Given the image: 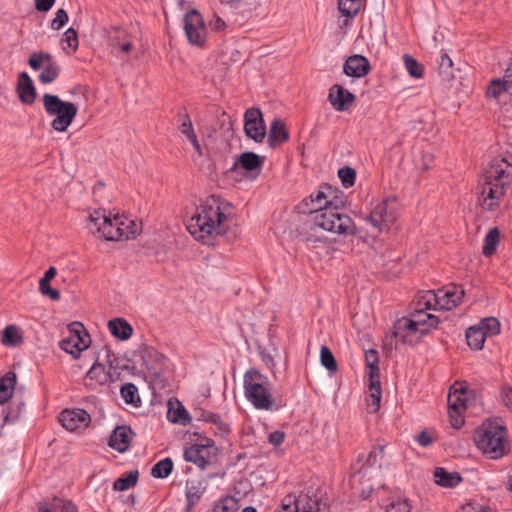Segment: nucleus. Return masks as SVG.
<instances>
[{
	"label": "nucleus",
	"mask_w": 512,
	"mask_h": 512,
	"mask_svg": "<svg viewBox=\"0 0 512 512\" xmlns=\"http://www.w3.org/2000/svg\"><path fill=\"white\" fill-rule=\"evenodd\" d=\"M337 193L338 191L331 185L324 184L315 193H312L297 205L300 213L311 216L309 221L310 232L305 238L307 242L320 241V238L315 237L312 233L317 228L343 236H350L356 233L357 228L352 218L348 214L341 212L344 200Z\"/></svg>",
	"instance_id": "nucleus-1"
},
{
	"label": "nucleus",
	"mask_w": 512,
	"mask_h": 512,
	"mask_svg": "<svg viewBox=\"0 0 512 512\" xmlns=\"http://www.w3.org/2000/svg\"><path fill=\"white\" fill-rule=\"evenodd\" d=\"M227 207H231L229 202L211 195L196 207L187 224V230L197 241L212 245L217 236L227 232Z\"/></svg>",
	"instance_id": "nucleus-2"
},
{
	"label": "nucleus",
	"mask_w": 512,
	"mask_h": 512,
	"mask_svg": "<svg viewBox=\"0 0 512 512\" xmlns=\"http://www.w3.org/2000/svg\"><path fill=\"white\" fill-rule=\"evenodd\" d=\"M464 295V289L456 284L438 290L421 291L413 299L408 314L397 320H439L431 311H449L462 302Z\"/></svg>",
	"instance_id": "nucleus-3"
},
{
	"label": "nucleus",
	"mask_w": 512,
	"mask_h": 512,
	"mask_svg": "<svg viewBox=\"0 0 512 512\" xmlns=\"http://www.w3.org/2000/svg\"><path fill=\"white\" fill-rule=\"evenodd\" d=\"M477 448L488 458L497 460L508 454L507 429L496 421L484 422L474 433Z\"/></svg>",
	"instance_id": "nucleus-4"
},
{
	"label": "nucleus",
	"mask_w": 512,
	"mask_h": 512,
	"mask_svg": "<svg viewBox=\"0 0 512 512\" xmlns=\"http://www.w3.org/2000/svg\"><path fill=\"white\" fill-rule=\"evenodd\" d=\"M246 399L258 410H273L275 403L269 378L256 368H250L243 376Z\"/></svg>",
	"instance_id": "nucleus-5"
},
{
	"label": "nucleus",
	"mask_w": 512,
	"mask_h": 512,
	"mask_svg": "<svg viewBox=\"0 0 512 512\" xmlns=\"http://www.w3.org/2000/svg\"><path fill=\"white\" fill-rule=\"evenodd\" d=\"M42 101L46 114L53 117L51 127L57 132H65L77 115V106L48 93L43 95Z\"/></svg>",
	"instance_id": "nucleus-6"
},
{
	"label": "nucleus",
	"mask_w": 512,
	"mask_h": 512,
	"mask_svg": "<svg viewBox=\"0 0 512 512\" xmlns=\"http://www.w3.org/2000/svg\"><path fill=\"white\" fill-rule=\"evenodd\" d=\"M438 322H394L392 329L385 336V343L393 345V339L403 344L414 345L429 331L437 328Z\"/></svg>",
	"instance_id": "nucleus-7"
},
{
	"label": "nucleus",
	"mask_w": 512,
	"mask_h": 512,
	"mask_svg": "<svg viewBox=\"0 0 512 512\" xmlns=\"http://www.w3.org/2000/svg\"><path fill=\"white\" fill-rule=\"evenodd\" d=\"M364 219L376 232L388 230L397 219L396 199L388 197L382 200Z\"/></svg>",
	"instance_id": "nucleus-8"
},
{
	"label": "nucleus",
	"mask_w": 512,
	"mask_h": 512,
	"mask_svg": "<svg viewBox=\"0 0 512 512\" xmlns=\"http://www.w3.org/2000/svg\"><path fill=\"white\" fill-rule=\"evenodd\" d=\"M68 335L60 342V348L66 353L78 358L80 353L87 350L91 344V338L83 322H70L67 326Z\"/></svg>",
	"instance_id": "nucleus-9"
},
{
	"label": "nucleus",
	"mask_w": 512,
	"mask_h": 512,
	"mask_svg": "<svg viewBox=\"0 0 512 512\" xmlns=\"http://www.w3.org/2000/svg\"><path fill=\"white\" fill-rule=\"evenodd\" d=\"M219 449L212 439H205V443H196L186 448L183 458L194 463L201 469L213 464L217 460Z\"/></svg>",
	"instance_id": "nucleus-10"
},
{
	"label": "nucleus",
	"mask_w": 512,
	"mask_h": 512,
	"mask_svg": "<svg viewBox=\"0 0 512 512\" xmlns=\"http://www.w3.org/2000/svg\"><path fill=\"white\" fill-rule=\"evenodd\" d=\"M274 512H326V506L317 497L309 494H289Z\"/></svg>",
	"instance_id": "nucleus-11"
},
{
	"label": "nucleus",
	"mask_w": 512,
	"mask_h": 512,
	"mask_svg": "<svg viewBox=\"0 0 512 512\" xmlns=\"http://www.w3.org/2000/svg\"><path fill=\"white\" fill-rule=\"evenodd\" d=\"M28 64L33 70L43 68L38 76V80L42 84H50L60 75V65L54 60L53 56L47 52H33L28 59Z\"/></svg>",
	"instance_id": "nucleus-12"
},
{
	"label": "nucleus",
	"mask_w": 512,
	"mask_h": 512,
	"mask_svg": "<svg viewBox=\"0 0 512 512\" xmlns=\"http://www.w3.org/2000/svg\"><path fill=\"white\" fill-rule=\"evenodd\" d=\"M108 46L121 57L129 55L134 49L133 39L128 30L119 25H110L102 29Z\"/></svg>",
	"instance_id": "nucleus-13"
},
{
	"label": "nucleus",
	"mask_w": 512,
	"mask_h": 512,
	"mask_svg": "<svg viewBox=\"0 0 512 512\" xmlns=\"http://www.w3.org/2000/svg\"><path fill=\"white\" fill-rule=\"evenodd\" d=\"M184 30L190 44L202 47L206 41L207 29L197 10H191L184 17Z\"/></svg>",
	"instance_id": "nucleus-14"
},
{
	"label": "nucleus",
	"mask_w": 512,
	"mask_h": 512,
	"mask_svg": "<svg viewBox=\"0 0 512 512\" xmlns=\"http://www.w3.org/2000/svg\"><path fill=\"white\" fill-rule=\"evenodd\" d=\"M500 333V322H478L466 330V340L470 348L481 350L487 336Z\"/></svg>",
	"instance_id": "nucleus-15"
},
{
	"label": "nucleus",
	"mask_w": 512,
	"mask_h": 512,
	"mask_svg": "<svg viewBox=\"0 0 512 512\" xmlns=\"http://www.w3.org/2000/svg\"><path fill=\"white\" fill-rule=\"evenodd\" d=\"M512 178V165L504 158H495L491 161L484 173L486 184H498L505 187Z\"/></svg>",
	"instance_id": "nucleus-16"
},
{
	"label": "nucleus",
	"mask_w": 512,
	"mask_h": 512,
	"mask_svg": "<svg viewBox=\"0 0 512 512\" xmlns=\"http://www.w3.org/2000/svg\"><path fill=\"white\" fill-rule=\"evenodd\" d=\"M135 357L138 359L140 366L144 367L149 374L153 376L161 374L165 357L155 348L151 346L140 347L135 353Z\"/></svg>",
	"instance_id": "nucleus-17"
},
{
	"label": "nucleus",
	"mask_w": 512,
	"mask_h": 512,
	"mask_svg": "<svg viewBox=\"0 0 512 512\" xmlns=\"http://www.w3.org/2000/svg\"><path fill=\"white\" fill-rule=\"evenodd\" d=\"M244 131L248 138L261 143L266 136V127L261 111L258 108H249L244 115Z\"/></svg>",
	"instance_id": "nucleus-18"
},
{
	"label": "nucleus",
	"mask_w": 512,
	"mask_h": 512,
	"mask_svg": "<svg viewBox=\"0 0 512 512\" xmlns=\"http://www.w3.org/2000/svg\"><path fill=\"white\" fill-rule=\"evenodd\" d=\"M111 368L112 366L110 365L109 370H106L103 364L95 362L86 373L84 379L85 387L89 390H96L99 386L112 382Z\"/></svg>",
	"instance_id": "nucleus-19"
},
{
	"label": "nucleus",
	"mask_w": 512,
	"mask_h": 512,
	"mask_svg": "<svg viewBox=\"0 0 512 512\" xmlns=\"http://www.w3.org/2000/svg\"><path fill=\"white\" fill-rule=\"evenodd\" d=\"M59 421L68 431H74L88 426L90 415L83 409L64 410L60 413Z\"/></svg>",
	"instance_id": "nucleus-20"
},
{
	"label": "nucleus",
	"mask_w": 512,
	"mask_h": 512,
	"mask_svg": "<svg viewBox=\"0 0 512 512\" xmlns=\"http://www.w3.org/2000/svg\"><path fill=\"white\" fill-rule=\"evenodd\" d=\"M478 193L482 196L480 198V205L486 210H493L498 205L499 200L504 196V187L498 184H480Z\"/></svg>",
	"instance_id": "nucleus-21"
},
{
	"label": "nucleus",
	"mask_w": 512,
	"mask_h": 512,
	"mask_svg": "<svg viewBox=\"0 0 512 512\" xmlns=\"http://www.w3.org/2000/svg\"><path fill=\"white\" fill-rule=\"evenodd\" d=\"M328 100L336 111H346L355 101V95L339 84L329 89Z\"/></svg>",
	"instance_id": "nucleus-22"
},
{
	"label": "nucleus",
	"mask_w": 512,
	"mask_h": 512,
	"mask_svg": "<svg viewBox=\"0 0 512 512\" xmlns=\"http://www.w3.org/2000/svg\"><path fill=\"white\" fill-rule=\"evenodd\" d=\"M371 70L369 61L362 55H352L347 58L343 72L350 77L360 78L366 76Z\"/></svg>",
	"instance_id": "nucleus-23"
},
{
	"label": "nucleus",
	"mask_w": 512,
	"mask_h": 512,
	"mask_svg": "<svg viewBox=\"0 0 512 512\" xmlns=\"http://www.w3.org/2000/svg\"><path fill=\"white\" fill-rule=\"evenodd\" d=\"M16 92L23 104L31 105L36 99V89L30 76L26 72L18 75Z\"/></svg>",
	"instance_id": "nucleus-24"
},
{
	"label": "nucleus",
	"mask_w": 512,
	"mask_h": 512,
	"mask_svg": "<svg viewBox=\"0 0 512 512\" xmlns=\"http://www.w3.org/2000/svg\"><path fill=\"white\" fill-rule=\"evenodd\" d=\"M130 434H132V430L129 427H116L110 436L109 446L120 453L127 451L131 441Z\"/></svg>",
	"instance_id": "nucleus-25"
},
{
	"label": "nucleus",
	"mask_w": 512,
	"mask_h": 512,
	"mask_svg": "<svg viewBox=\"0 0 512 512\" xmlns=\"http://www.w3.org/2000/svg\"><path fill=\"white\" fill-rule=\"evenodd\" d=\"M205 487L200 480L188 479L186 481L185 496H186V511L191 512L194 506L199 503Z\"/></svg>",
	"instance_id": "nucleus-26"
},
{
	"label": "nucleus",
	"mask_w": 512,
	"mask_h": 512,
	"mask_svg": "<svg viewBox=\"0 0 512 512\" xmlns=\"http://www.w3.org/2000/svg\"><path fill=\"white\" fill-rule=\"evenodd\" d=\"M123 220L119 217L111 219L109 216L106 217L105 224L102 227L101 238L107 241H118L123 239L124 229H122Z\"/></svg>",
	"instance_id": "nucleus-27"
},
{
	"label": "nucleus",
	"mask_w": 512,
	"mask_h": 512,
	"mask_svg": "<svg viewBox=\"0 0 512 512\" xmlns=\"http://www.w3.org/2000/svg\"><path fill=\"white\" fill-rule=\"evenodd\" d=\"M289 138L288 130L281 119H274L270 125L268 142L270 147L275 148L286 142Z\"/></svg>",
	"instance_id": "nucleus-28"
},
{
	"label": "nucleus",
	"mask_w": 512,
	"mask_h": 512,
	"mask_svg": "<svg viewBox=\"0 0 512 512\" xmlns=\"http://www.w3.org/2000/svg\"><path fill=\"white\" fill-rule=\"evenodd\" d=\"M23 341L24 332L15 324L7 325L1 333V342L6 347H18Z\"/></svg>",
	"instance_id": "nucleus-29"
},
{
	"label": "nucleus",
	"mask_w": 512,
	"mask_h": 512,
	"mask_svg": "<svg viewBox=\"0 0 512 512\" xmlns=\"http://www.w3.org/2000/svg\"><path fill=\"white\" fill-rule=\"evenodd\" d=\"M433 475L435 483L446 488H453L462 481V477L458 472H448L442 467H437Z\"/></svg>",
	"instance_id": "nucleus-30"
},
{
	"label": "nucleus",
	"mask_w": 512,
	"mask_h": 512,
	"mask_svg": "<svg viewBox=\"0 0 512 512\" xmlns=\"http://www.w3.org/2000/svg\"><path fill=\"white\" fill-rule=\"evenodd\" d=\"M57 270L51 266L45 272L44 276L39 281V290L42 295L49 297L51 300L58 301L60 299V292L51 287L50 282L56 276Z\"/></svg>",
	"instance_id": "nucleus-31"
},
{
	"label": "nucleus",
	"mask_w": 512,
	"mask_h": 512,
	"mask_svg": "<svg viewBox=\"0 0 512 512\" xmlns=\"http://www.w3.org/2000/svg\"><path fill=\"white\" fill-rule=\"evenodd\" d=\"M369 392L367 409L370 413H376L380 408L381 402V385L379 378H369Z\"/></svg>",
	"instance_id": "nucleus-32"
},
{
	"label": "nucleus",
	"mask_w": 512,
	"mask_h": 512,
	"mask_svg": "<svg viewBox=\"0 0 512 512\" xmlns=\"http://www.w3.org/2000/svg\"><path fill=\"white\" fill-rule=\"evenodd\" d=\"M238 166L246 171L258 170L259 172L262 166V160L257 154L253 152H245L239 156L238 160L233 166V169H236Z\"/></svg>",
	"instance_id": "nucleus-33"
},
{
	"label": "nucleus",
	"mask_w": 512,
	"mask_h": 512,
	"mask_svg": "<svg viewBox=\"0 0 512 512\" xmlns=\"http://www.w3.org/2000/svg\"><path fill=\"white\" fill-rule=\"evenodd\" d=\"M16 384V374L8 372L0 378V404L6 403L11 399Z\"/></svg>",
	"instance_id": "nucleus-34"
},
{
	"label": "nucleus",
	"mask_w": 512,
	"mask_h": 512,
	"mask_svg": "<svg viewBox=\"0 0 512 512\" xmlns=\"http://www.w3.org/2000/svg\"><path fill=\"white\" fill-rule=\"evenodd\" d=\"M502 92L512 93V77L508 78L506 77V74L504 75L503 80H493L490 83L486 94L489 97L497 98Z\"/></svg>",
	"instance_id": "nucleus-35"
},
{
	"label": "nucleus",
	"mask_w": 512,
	"mask_h": 512,
	"mask_svg": "<svg viewBox=\"0 0 512 512\" xmlns=\"http://www.w3.org/2000/svg\"><path fill=\"white\" fill-rule=\"evenodd\" d=\"M106 213L105 210H94L88 217L87 228L92 234H98L99 237L102 233V227L106 221Z\"/></svg>",
	"instance_id": "nucleus-36"
},
{
	"label": "nucleus",
	"mask_w": 512,
	"mask_h": 512,
	"mask_svg": "<svg viewBox=\"0 0 512 512\" xmlns=\"http://www.w3.org/2000/svg\"><path fill=\"white\" fill-rule=\"evenodd\" d=\"M500 241V231L498 228H492L486 234L482 253L484 256L489 257L496 252L497 246Z\"/></svg>",
	"instance_id": "nucleus-37"
},
{
	"label": "nucleus",
	"mask_w": 512,
	"mask_h": 512,
	"mask_svg": "<svg viewBox=\"0 0 512 512\" xmlns=\"http://www.w3.org/2000/svg\"><path fill=\"white\" fill-rule=\"evenodd\" d=\"M109 332L120 340H127L133 333L128 322H107Z\"/></svg>",
	"instance_id": "nucleus-38"
},
{
	"label": "nucleus",
	"mask_w": 512,
	"mask_h": 512,
	"mask_svg": "<svg viewBox=\"0 0 512 512\" xmlns=\"http://www.w3.org/2000/svg\"><path fill=\"white\" fill-rule=\"evenodd\" d=\"M365 363L367 368L369 369V378L375 379L379 378V356L378 351L375 349H367L365 350Z\"/></svg>",
	"instance_id": "nucleus-39"
},
{
	"label": "nucleus",
	"mask_w": 512,
	"mask_h": 512,
	"mask_svg": "<svg viewBox=\"0 0 512 512\" xmlns=\"http://www.w3.org/2000/svg\"><path fill=\"white\" fill-rule=\"evenodd\" d=\"M438 74L443 81H450L454 78L453 62L446 53H442L440 56Z\"/></svg>",
	"instance_id": "nucleus-40"
},
{
	"label": "nucleus",
	"mask_w": 512,
	"mask_h": 512,
	"mask_svg": "<svg viewBox=\"0 0 512 512\" xmlns=\"http://www.w3.org/2000/svg\"><path fill=\"white\" fill-rule=\"evenodd\" d=\"M139 473L137 470L130 471L127 475L116 479L113 483L115 491H125L137 484Z\"/></svg>",
	"instance_id": "nucleus-41"
},
{
	"label": "nucleus",
	"mask_w": 512,
	"mask_h": 512,
	"mask_svg": "<svg viewBox=\"0 0 512 512\" xmlns=\"http://www.w3.org/2000/svg\"><path fill=\"white\" fill-rule=\"evenodd\" d=\"M338 9L347 18H354L361 9V0H339Z\"/></svg>",
	"instance_id": "nucleus-42"
},
{
	"label": "nucleus",
	"mask_w": 512,
	"mask_h": 512,
	"mask_svg": "<svg viewBox=\"0 0 512 512\" xmlns=\"http://www.w3.org/2000/svg\"><path fill=\"white\" fill-rule=\"evenodd\" d=\"M120 393L127 404H132L136 407L140 405L141 399L139 397L138 388L133 383L124 384L120 389Z\"/></svg>",
	"instance_id": "nucleus-43"
},
{
	"label": "nucleus",
	"mask_w": 512,
	"mask_h": 512,
	"mask_svg": "<svg viewBox=\"0 0 512 512\" xmlns=\"http://www.w3.org/2000/svg\"><path fill=\"white\" fill-rule=\"evenodd\" d=\"M173 470V461L171 458H165L158 461L151 469V475L154 478H166L168 477Z\"/></svg>",
	"instance_id": "nucleus-44"
},
{
	"label": "nucleus",
	"mask_w": 512,
	"mask_h": 512,
	"mask_svg": "<svg viewBox=\"0 0 512 512\" xmlns=\"http://www.w3.org/2000/svg\"><path fill=\"white\" fill-rule=\"evenodd\" d=\"M403 60L405 68L411 77L417 79L423 77L424 67L422 64L408 54L404 55Z\"/></svg>",
	"instance_id": "nucleus-45"
},
{
	"label": "nucleus",
	"mask_w": 512,
	"mask_h": 512,
	"mask_svg": "<svg viewBox=\"0 0 512 512\" xmlns=\"http://www.w3.org/2000/svg\"><path fill=\"white\" fill-rule=\"evenodd\" d=\"M320 361L321 364L330 372L337 371V362L327 346H322L320 350Z\"/></svg>",
	"instance_id": "nucleus-46"
},
{
	"label": "nucleus",
	"mask_w": 512,
	"mask_h": 512,
	"mask_svg": "<svg viewBox=\"0 0 512 512\" xmlns=\"http://www.w3.org/2000/svg\"><path fill=\"white\" fill-rule=\"evenodd\" d=\"M464 391L455 390L453 392H449L448 394V408L457 409V410H465L466 409V399L464 398Z\"/></svg>",
	"instance_id": "nucleus-47"
},
{
	"label": "nucleus",
	"mask_w": 512,
	"mask_h": 512,
	"mask_svg": "<svg viewBox=\"0 0 512 512\" xmlns=\"http://www.w3.org/2000/svg\"><path fill=\"white\" fill-rule=\"evenodd\" d=\"M179 121H181L179 125L180 132L187 137V139L193 138L196 134L194 132V128L191 122V119L187 112L178 114Z\"/></svg>",
	"instance_id": "nucleus-48"
},
{
	"label": "nucleus",
	"mask_w": 512,
	"mask_h": 512,
	"mask_svg": "<svg viewBox=\"0 0 512 512\" xmlns=\"http://www.w3.org/2000/svg\"><path fill=\"white\" fill-rule=\"evenodd\" d=\"M237 509L236 500L233 497H226L214 506L213 512H237Z\"/></svg>",
	"instance_id": "nucleus-49"
},
{
	"label": "nucleus",
	"mask_w": 512,
	"mask_h": 512,
	"mask_svg": "<svg viewBox=\"0 0 512 512\" xmlns=\"http://www.w3.org/2000/svg\"><path fill=\"white\" fill-rule=\"evenodd\" d=\"M338 176L341 179L343 186L348 188L354 185L356 172L353 168L343 167L339 169Z\"/></svg>",
	"instance_id": "nucleus-50"
},
{
	"label": "nucleus",
	"mask_w": 512,
	"mask_h": 512,
	"mask_svg": "<svg viewBox=\"0 0 512 512\" xmlns=\"http://www.w3.org/2000/svg\"><path fill=\"white\" fill-rule=\"evenodd\" d=\"M168 417L172 422L181 424H186V422L190 419L187 411L183 406L178 407L173 412L171 411V409H169Z\"/></svg>",
	"instance_id": "nucleus-51"
},
{
	"label": "nucleus",
	"mask_w": 512,
	"mask_h": 512,
	"mask_svg": "<svg viewBox=\"0 0 512 512\" xmlns=\"http://www.w3.org/2000/svg\"><path fill=\"white\" fill-rule=\"evenodd\" d=\"M387 512H409L410 505L406 499L397 498L387 506Z\"/></svg>",
	"instance_id": "nucleus-52"
},
{
	"label": "nucleus",
	"mask_w": 512,
	"mask_h": 512,
	"mask_svg": "<svg viewBox=\"0 0 512 512\" xmlns=\"http://www.w3.org/2000/svg\"><path fill=\"white\" fill-rule=\"evenodd\" d=\"M464 411L465 410H457V409L448 408L449 420H450V424L453 428L459 429L464 424V418H463Z\"/></svg>",
	"instance_id": "nucleus-53"
},
{
	"label": "nucleus",
	"mask_w": 512,
	"mask_h": 512,
	"mask_svg": "<svg viewBox=\"0 0 512 512\" xmlns=\"http://www.w3.org/2000/svg\"><path fill=\"white\" fill-rule=\"evenodd\" d=\"M384 445H379L376 449L370 451L366 459V465L372 467L377 464L378 460L384 457Z\"/></svg>",
	"instance_id": "nucleus-54"
},
{
	"label": "nucleus",
	"mask_w": 512,
	"mask_h": 512,
	"mask_svg": "<svg viewBox=\"0 0 512 512\" xmlns=\"http://www.w3.org/2000/svg\"><path fill=\"white\" fill-rule=\"evenodd\" d=\"M62 42H65L69 48L75 51L78 48V34L75 29L69 28L63 36Z\"/></svg>",
	"instance_id": "nucleus-55"
},
{
	"label": "nucleus",
	"mask_w": 512,
	"mask_h": 512,
	"mask_svg": "<svg viewBox=\"0 0 512 512\" xmlns=\"http://www.w3.org/2000/svg\"><path fill=\"white\" fill-rule=\"evenodd\" d=\"M68 21V14L64 9H58L55 15V18L51 22V28L54 30H59L62 28Z\"/></svg>",
	"instance_id": "nucleus-56"
},
{
	"label": "nucleus",
	"mask_w": 512,
	"mask_h": 512,
	"mask_svg": "<svg viewBox=\"0 0 512 512\" xmlns=\"http://www.w3.org/2000/svg\"><path fill=\"white\" fill-rule=\"evenodd\" d=\"M53 508L59 509L61 512H77V507L68 500L54 498Z\"/></svg>",
	"instance_id": "nucleus-57"
},
{
	"label": "nucleus",
	"mask_w": 512,
	"mask_h": 512,
	"mask_svg": "<svg viewBox=\"0 0 512 512\" xmlns=\"http://www.w3.org/2000/svg\"><path fill=\"white\" fill-rule=\"evenodd\" d=\"M434 161V156L430 152H422L420 162L416 164L421 172H426L430 169Z\"/></svg>",
	"instance_id": "nucleus-58"
},
{
	"label": "nucleus",
	"mask_w": 512,
	"mask_h": 512,
	"mask_svg": "<svg viewBox=\"0 0 512 512\" xmlns=\"http://www.w3.org/2000/svg\"><path fill=\"white\" fill-rule=\"evenodd\" d=\"M141 231V224H138L134 221H129L126 225V230L124 229L123 238L130 239L135 238Z\"/></svg>",
	"instance_id": "nucleus-59"
},
{
	"label": "nucleus",
	"mask_w": 512,
	"mask_h": 512,
	"mask_svg": "<svg viewBox=\"0 0 512 512\" xmlns=\"http://www.w3.org/2000/svg\"><path fill=\"white\" fill-rule=\"evenodd\" d=\"M207 422L209 423H212L214 425L217 426V429L219 430V432L224 435V434H227L229 432V427L226 423H224L220 417V415L216 414V413H213L211 414V416L208 418Z\"/></svg>",
	"instance_id": "nucleus-60"
},
{
	"label": "nucleus",
	"mask_w": 512,
	"mask_h": 512,
	"mask_svg": "<svg viewBox=\"0 0 512 512\" xmlns=\"http://www.w3.org/2000/svg\"><path fill=\"white\" fill-rule=\"evenodd\" d=\"M501 398L506 407L512 408V386L507 384L502 386Z\"/></svg>",
	"instance_id": "nucleus-61"
},
{
	"label": "nucleus",
	"mask_w": 512,
	"mask_h": 512,
	"mask_svg": "<svg viewBox=\"0 0 512 512\" xmlns=\"http://www.w3.org/2000/svg\"><path fill=\"white\" fill-rule=\"evenodd\" d=\"M416 440L421 446L428 447L434 443L435 438L429 432L423 430L418 434Z\"/></svg>",
	"instance_id": "nucleus-62"
},
{
	"label": "nucleus",
	"mask_w": 512,
	"mask_h": 512,
	"mask_svg": "<svg viewBox=\"0 0 512 512\" xmlns=\"http://www.w3.org/2000/svg\"><path fill=\"white\" fill-rule=\"evenodd\" d=\"M284 439L285 433L279 430L271 432L268 436V441L273 446H279L283 443Z\"/></svg>",
	"instance_id": "nucleus-63"
},
{
	"label": "nucleus",
	"mask_w": 512,
	"mask_h": 512,
	"mask_svg": "<svg viewBox=\"0 0 512 512\" xmlns=\"http://www.w3.org/2000/svg\"><path fill=\"white\" fill-rule=\"evenodd\" d=\"M55 0H35V7L40 12H47L53 6Z\"/></svg>",
	"instance_id": "nucleus-64"
}]
</instances>
